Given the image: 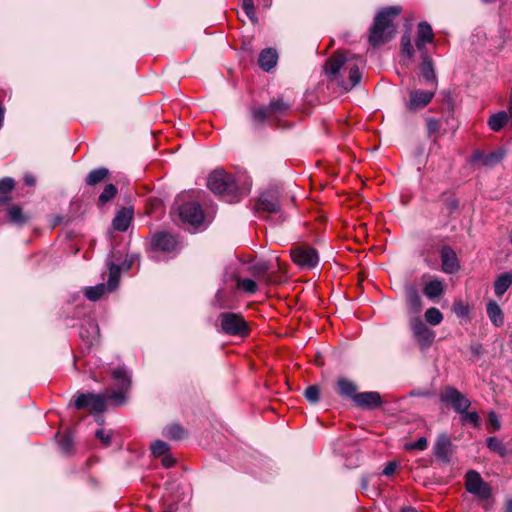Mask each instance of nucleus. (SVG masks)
Segmentation results:
<instances>
[{
    "instance_id": "f257e3e1",
    "label": "nucleus",
    "mask_w": 512,
    "mask_h": 512,
    "mask_svg": "<svg viewBox=\"0 0 512 512\" xmlns=\"http://www.w3.org/2000/svg\"><path fill=\"white\" fill-rule=\"evenodd\" d=\"M111 374L117 389H107L103 394L81 393L75 399V407L79 410L89 408L93 413H102L106 409L107 400L113 401L116 405L124 404L126 392L131 384V375L123 366L112 369Z\"/></svg>"
},
{
    "instance_id": "f03ea898",
    "label": "nucleus",
    "mask_w": 512,
    "mask_h": 512,
    "mask_svg": "<svg viewBox=\"0 0 512 512\" xmlns=\"http://www.w3.org/2000/svg\"><path fill=\"white\" fill-rule=\"evenodd\" d=\"M325 73L329 78L337 80L339 86L345 91L355 87L361 80L357 62L346 59L341 53L336 54L326 62Z\"/></svg>"
},
{
    "instance_id": "7ed1b4c3",
    "label": "nucleus",
    "mask_w": 512,
    "mask_h": 512,
    "mask_svg": "<svg viewBox=\"0 0 512 512\" xmlns=\"http://www.w3.org/2000/svg\"><path fill=\"white\" fill-rule=\"evenodd\" d=\"M207 186L213 193L228 203L240 201L241 197L247 192L245 188L239 187L231 174L220 169L210 173Z\"/></svg>"
},
{
    "instance_id": "20e7f679",
    "label": "nucleus",
    "mask_w": 512,
    "mask_h": 512,
    "mask_svg": "<svg viewBox=\"0 0 512 512\" xmlns=\"http://www.w3.org/2000/svg\"><path fill=\"white\" fill-rule=\"evenodd\" d=\"M400 12V7H388L376 15L369 34V42L373 46L384 44L394 37L396 29L392 23V17Z\"/></svg>"
},
{
    "instance_id": "39448f33",
    "label": "nucleus",
    "mask_w": 512,
    "mask_h": 512,
    "mask_svg": "<svg viewBox=\"0 0 512 512\" xmlns=\"http://www.w3.org/2000/svg\"><path fill=\"white\" fill-rule=\"evenodd\" d=\"M220 332L234 337H246L250 333L248 322L239 313L223 312L219 315Z\"/></svg>"
},
{
    "instance_id": "423d86ee",
    "label": "nucleus",
    "mask_w": 512,
    "mask_h": 512,
    "mask_svg": "<svg viewBox=\"0 0 512 512\" xmlns=\"http://www.w3.org/2000/svg\"><path fill=\"white\" fill-rule=\"evenodd\" d=\"M109 277L107 283H100L93 287H86L84 290L85 296L90 301H97L106 293L115 290L118 287L121 267L113 261H108Z\"/></svg>"
},
{
    "instance_id": "0eeeda50",
    "label": "nucleus",
    "mask_w": 512,
    "mask_h": 512,
    "mask_svg": "<svg viewBox=\"0 0 512 512\" xmlns=\"http://www.w3.org/2000/svg\"><path fill=\"white\" fill-rule=\"evenodd\" d=\"M409 326L414 339L419 345V348L421 350L430 348L435 339V332L430 329L418 316L410 319Z\"/></svg>"
},
{
    "instance_id": "6e6552de",
    "label": "nucleus",
    "mask_w": 512,
    "mask_h": 512,
    "mask_svg": "<svg viewBox=\"0 0 512 512\" xmlns=\"http://www.w3.org/2000/svg\"><path fill=\"white\" fill-rule=\"evenodd\" d=\"M270 264L266 261H255L247 265L246 271L254 278L266 285L277 284L281 280L275 272L270 271Z\"/></svg>"
},
{
    "instance_id": "1a4fd4ad",
    "label": "nucleus",
    "mask_w": 512,
    "mask_h": 512,
    "mask_svg": "<svg viewBox=\"0 0 512 512\" xmlns=\"http://www.w3.org/2000/svg\"><path fill=\"white\" fill-rule=\"evenodd\" d=\"M440 401L451 405L457 413L468 410L471 405V401L452 386H447L442 390L440 394Z\"/></svg>"
},
{
    "instance_id": "9d476101",
    "label": "nucleus",
    "mask_w": 512,
    "mask_h": 512,
    "mask_svg": "<svg viewBox=\"0 0 512 512\" xmlns=\"http://www.w3.org/2000/svg\"><path fill=\"white\" fill-rule=\"evenodd\" d=\"M465 486L469 493L481 499H488L491 496L489 485L484 482L480 474L474 470L467 472Z\"/></svg>"
},
{
    "instance_id": "9b49d317",
    "label": "nucleus",
    "mask_w": 512,
    "mask_h": 512,
    "mask_svg": "<svg viewBox=\"0 0 512 512\" xmlns=\"http://www.w3.org/2000/svg\"><path fill=\"white\" fill-rule=\"evenodd\" d=\"M178 215L182 222L197 227L202 224L204 214L197 202H186L178 207Z\"/></svg>"
},
{
    "instance_id": "f8f14e48",
    "label": "nucleus",
    "mask_w": 512,
    "mask_h": 512,
    "mask_svg": "<svg viewBox=\"0 0 512 512\" xmlns=\"http://www.w3.org/2000/svg\"><path fill=\"white\" fill-rule=\"evenodd\" d=\"M292 259L295 264L301 268H314L319 261L318 253L311 247H298L291 252Z\"/></svg>"
},
{
    "instance_id": "ddd939ff",
    "label": "nucleus",
    "mask_w": 512,
    "mask_h": 512,
    "mask_svg": "<svg viewBox=\"0 0 512 512\" xmlns=\"http://www.w3.org/2000/svg\"><path fill=\"white\" fill-rule=\"evenodd\" d=\"M435 89L433 91H424L420 89L411 90L409 93V101L406 107L409 111L415 112L426 107L433 99Z\"/></svg>"
},
{
    "instance_id": "4468645a",
    "label": "nucleus",
    "mask_w": 512,
    "mask_h": 512,
    "mask_svg": "<svg viewBox=\"0 0 512 512\" xmlns=\"http://www.w3.org/2000/svg\"><path fill=\"white\" fill-rule=\"evenodd\" d=\"M256 210L259 213L265 212L268 214H278L280 213V204L279 199L274 191H266L263 192L256 204Z\"/></svg>"
},
{
    "instance_id": "2eb2a0df",
    "label": "nucleus",
    "mask_w": 512,
    "mask_h": 512,
    "mask_svg": "<svg viewBox=\"0 0 512 512\" xmlns=\"http://www.w3.org/2000/svg\"><path fill=\"white\" fill-rule=\"evenodd\" d=\"M442 270L447 274H454L460 269L455 251L449 246H443L440 252Z\"/></svg>"
},
{
    "instance_id": "dca6fc26",
    "label": "nucleus",
    "mask_w": 512,
    "mask_h": 512,
    "mask_svg": "<svg viewBox=\"0 0 512 512\" xmlns=\"http://www.w3.org/2000/svg\"><path fill=\"white\" fill-rule=\"evenodd\" d=\"M505 152L502 149L485 153L482 151H476L472 157L473 163L480 164L481 166L493 167L500 163L504 158Z\"/></svg>"
},
{
    "instance_id": "f3484780",
    "label": "nucleus",
    "mask_w": 512,
    "mask_h": 512,
    "mask_svg": "<svg viewBox=\"0 0 512 512\" xmlns=\"http://www.w3.org/2000/svg\"><path fill=\"white\" fill-rule=\"evenodd\" d=\"M434 33L432 27L427 22H420L418 24L417 36L415 45L420 53H427L426 44L432 43Z\"/></svg>"
},
{
    "instance_id": "a211bd4d",
    "label": "nucleus",
    "mask_w": 512,
    "mask_h": 512,
    "mask_svg": "<svg viewBox=\"0 0 512 512\" xmlns=\"http://www.w3.org/2000/svg\"><path fill=\"white\" fill-rule=\"evenodd\" d=\"M176 247L177 241L169 233H157L152 238V248L154 251L172 252Z\"/></svg>"
},
{
    "instance_id": "6ab92c4d",
    "label": "nucleus",
    "mask_w": 512,
    "mask_h": 512,
    "mask_svg": "<svg viewBox=\"0 0 512 512\" xmlns=\"http://www.w3.org/2000/svg\"><path fill=\"white\" fill-rule=\"evenodd\" d=\"M433 449L434 455L437 459L445 463L450 462V457L452 454V443L446 434H441L438 436Z\"/></svg>"
},
{
    "instance_id": "aec40b11",
    "label": "nucleus",
    "mask_w": 512,
    "mask_h": 512,
    "mask_svg": "<svg viewBox=\"0 0 512 512\" xmlns=\"http://www.w3.org/2000/svg\"><path fill=\"white\" fill-rule=\"evenodd\" d=\"M354 402L356 405L366 409H375L382 404L380 394L375 391L358 393L354 396Z\"/></svg>"
},
{
    "instance_id": "412c9836",
    "label": "nucleus",
    "mask_w": 512,
    "mask_h": 512,
    "mask_svg": "<svg viewBox=\"0 0 512 512\" xmlns=\"http://www.w3.org/2000/svg\"><path fill=\"white\" fill-rule=\"evenodd\" d=\"M79 335L87 344L93 345L99 338L98 324L92 319L85 320L80 327Z\"/></svg>"
},
{
    "instance_id": "4be33fe9",
    "label": "nucleus",
    "mask_w": 512,
    "mask_h": 512,
    "mask_svg": "<svg viewBox=\"0 0 512 512\" xmlns=\"http://www.w3.org/2000/svg\"><path fill=\"white\" fill-rule=\"evenodd\" d=\"M422 63L420 66V71L422 77L428 82L434 85L436 89L437 86V77L434 70V65L431 57L428 56L427 53H421Z\"/></svg>"
},
{
    "instance_id": "5701e85b",
    "label": "nucleus",
    "mask_w": 512,
    "mask_h": 512,
    "mask_svg": "<svg viewBox=\"0 0 512 512\" xmlns=\"http://www.w3.org/2000/svg\"><path fill=\"white\" fill-rule=\"evenodd\" d=\"M132 218L133 210L130 208H122L114 217L112 226L115 230L124 232L129 228Z\"/></svg>"
},
{
    "instance_id": "b1692460",
    "label": "nucleus",
    "mask_w": 512,
    "mask_h": 512,
    "mask_svg": "<svg viewBox=\"0 0 512 512\" xmlns=\"http://www.w3.org/2000/svg\"><path fill=\"white\" fill-rule=\"evenodd\" d=\"M486 313L489 320L496 327H501L504 324V313L501 307L494 300H489L486 304Z\"/></svg>"
},
{
    "instance_id": "393cba45",
    "label": "nucleus",
    "mask_w": 512,
    "mask_h": 512,
    "mask_svg": "<svg viewBox=\"0 0 512 512\" xmlns=\"http://www.w3.org/2000/svg\"><path fill=\"white\" fill-rule=\"evenodd\" d=\"M278 60V54L276 50L272 48H267L261 51L258 64L264 71H270L275 67Z\"/></svg>"
},
{
    "instance_id": "a878e982",
    "label": "nucleus",
    "mask_w": 512,
    "mask_h": 512,
    "mask_svg": "<svg viewBox=\"0 0 512 512\" xmlns=\"http://www.w3.org/2000/svg\"><path fill=\"white\" fill-rule=\"evenodd\" d=\"M509 122L512 123V117L508 114V112L499 111L489 117L487 124L492 131L498 132Z\"/></svg>"
},
{
    "instance_id": "bb28decb",
    "label": "nucleus",
    "mask_w": 512,
    "mask_h": 512,
    "mask_svg": "<svg viewBox=\"0 0 512 512\" xmlns=\"http://www.w3.org/2000/svg\"><path fill=\"white\" fill-rule=\"evenodd\" d=\"M406 303L411 313H420L422 310V299L416 288L410 287L406 290Z\"/></svg>"
},
{
    "instance_id": "cd10ccee",
    "label": "nucleus",
    "mask_w": 512,
    "mask_h": 512,
    "mask_svg": "<svg viewBox=\"0 0 512 512\" xmlns=\"http://www.w3.org/2000/svg\"><path fill=\"white\" fill-rule=\"evenodd\" d=\"M512 285V272L500 274L494 282V292L497 297H502Z\"/></svg>"
},
{
    "instance_id": "c85d7f7f",
    "label": "nucleus",
    "mask_w": 512,
    "mask_h": 512,
    "mask_svg": "<svg viewBox=\"0 0 512 512\" xmlns=\"http://www.w3.org/2000/svg\"><path fill=\"white\" fill-rule=\"evenodd\" d=\"M444 292L443 281L439 279H433L425 283L423 287L424 295L429 299H435L440 297Z\"/></svg>"
},
{
    "instance_id": "c756f323",
    "label": "nucleus",
    "mask_w": 512,
    "mask_h": 512,
    "mask_svg": "<svg viewBox=\"0 0 512 512\" xmlns=\"http://www.w3.org/2000/svg\"><path fill=\"white\" fill-rule=\"evenodd\" d=\"M268 107L272 119H278L280 116L287 114L290 109V104L284 102L282 99H273L270 101Z\"/></svg>"
},
{
    "instance_id": "7c9ffc66",
    "label": "nucleus",
    "mask_w": 512,
    "mask_h": 512,
    "mask_svg": "<svg viewBox=\"0 0 512 512\" xmlns=\"http://www.w3.org/2000/svg\"><path fill=\"white\" fill-rule=\"evenodd\" d=\"M109 175V170L104 167H100L90 171L85 179V182L89 186H94L100 182H103Z\"/></svg>"
},
{
    "instance_id": "2f4dec72",
    "label": "nucleus",
    "mask_w": 512,
    "mask_h": 512,
    "mask_svg": "<svg viewBox=\"0 0 512 512\" xmlns=\"http://www.w3.org/2000/svg\"><path fill=\"white\" fill-rule=\"evenodd\" d=\"M339 394L348 398H352L354 400V396H356L358 393L356 385L345 378H341L337 382Z\"/></svg>"
},
{
    "instance_id": "473e14b6",
    "label": "nucleus",
    "mask_w": 512,
    "mask_h": 512,
    "mask_svg": "<svg viewBox=\"0 0 512 512\" xmlns=\"http://www.w3.org/2000/svg\"><path fill=\"white\" fill-rule=\"evenodd\" d=\"M185 435V430L178 424L168 425L163 430V436L170 440H181Z\"/></svg>"
},
{
    "instance_id": "72a5a7b5",
    "label": "nucleus",
    "mask_w": 512,
    "mask_h": 512,
    "mask_svg": "<svg viewBox=\"0 0 512 512\" xmlns=\"http://www.w3.org/2000/svg\"><path fill=\"white\" fill-rule=\"evenodd\" d=\"M252 119L255 123L263 124L266 120L272 119L268 106H260L251 110Z\"/></svg>"
},
{
    "instance_id": "f704fd0d",
    "label": "nucleus",
    "mask_w": 512,
    "mask_h": 512,
    "mask_svg": "<svg viewBox=\"0 0 512 512\" xmlns=\"http://www.w3.org/2000/svg\"><path fill=\"white\" fill-rule=\"evenodd\" d=\"M236 281L238 289L245 293L254 294L258 290V285L253 279L237 277Z\"/></svg>"
},
{
    "instance_id": "c9c22d12",
    "label": "nucleus",
    "mask_w": 512,
    "mask_h": 512,
    "mask_svg": "<svg viewBox=\"0 0 512 512\" xmlns=\"http://www.w3.org/2000/svg\"><path fill=\"white\" fill-rule=\"evenodd\" d=\"M8 217L12 223L17 225H23L27 221V217L23 214L22 209L17 205H13L8 209Z\"/></svg>"
},
{
    "instance_id": "e433bc0d",
    "label": "nucleus",
    "mask_w": 512,
    "mask_h": 512,
    "mask_svg": "<svg viewBox=\"0 0 512 512\" xmlns=\"http://www.w3.org/2000/svg\"><path fill=\"white\" fill-rule=\"evenodd\" d=\"M425 320L433 325H439L443 320V314L441 311L436 307L428 308L425 312Z\"/></svg>"
},
{
    "instance_id": "4c0bfd02",
    "label": "nucleus",
    "mask_w": 512,
    "mask_h": 512,
    "mask_svg": "<svg viewBox=\"0 0 512 512\" xmlns=\"http://www.w3.org/2000/svg\"><path fill=\"white\" fill-rule=\"evenodd\" d=\"M117 194V188L114 184H107L99 195V204H105L112 200Z\"/></svg>"
},
{
    "instance_id": "58836bf2",
    "label": "nucleus",
    "mask_w": 512,
    "mask_h": 512,
    "mask_svg": "<svg viewBox=\"0 0 512 512\" xmlns=\"http://www.w3.org/2000/svg\"><path fill=\"white\" fill-rule=\"evenodd\" d=\"M459 414L461 415L462 424L469 422L473 427H479L480 417L476 411L468 412L467 410H464V412H460Z\"/></svg>"
},
{
    "instance_id": "ea45409f",
    "label": "nucleus",
    "mask_w": 512,
    "mask_h": 512,
    "mask_svg": "<svg viewBox=\"0 0 512 512\" xmlns=\"http://www.w3.org/2000/svg\"><path fill=\"white\" fill-rule=\"evenodd\" d=\"M487 447L496 453H498L500 456H504L506 454V448L504 447L503 443L496 437H489L487 439Z\"/></svg>"
},
{
    "instance_id": "a19ab883",
    "label": "nucleus",
    "mask_w": 512,
    "mask_h": 512,
    "mask_svg": "<svg viewBox=\"0 0 512 512\" xmlns=\"http://www.w3.org/2000/svg\"><path fill=\"white\" fill-rule=\"evenodd\" d=\"M168 451L169 445L162 440H156L151 444V452L155 457H161L168 453Z\"/></svg>"
},
{
    "instance_id": "79ce46f5",
    "label": "nucleus",
    "mask_w": 512,
    "mask_h": 512,
    "mask_svg": "<svg viewBox=\"0 0 512 512\" xmlns=\"http://www.w3.org/2000/svg\"><path fill=\"white\" fill-rule=\"evenodd\" d=\"M242 7H243V10H244L246 16L249 18V20L254 24L257 23V17L255 14V7H254L253 0H243Z\"/></svg>"
},
{
    "instance_id": "37998d69",
    "label": "nucleus",
    "mask_w": 512,
    "mask_h": 512,
    "mask_svg": "<svg viewBox=\"0 0 512 512\" xmlns=\"http://www.w3.org/2000/svg\"><path fill=\"white\" fill-rule=\"evenodd\" d=\"M304 396L310 403H313V404L317 403L320 398V390H319L318 386H316V385L308 386L305 389Z\"/></svg>"
},
{
    "instance_id": "c03bdc74",
    "label": "nucleus",
    "mask_w": 512,
    "mask_h": 512,
    "mask_svg": "<svg viewBox=\"0 0 512 512\" xmlns=\"http://www.w3.org/2000/svg\"><path fill=\"white\" fill-rule=\"evenodd\" d=\"M453 311L458 317H466L469 313V307L461 300H457L453 303Z\"/></svg>"
},
{
    "instance_id": "a18cd8bd",
    "label": "nucleus",
    "mask_w": 512,
    "mask_h": 512,
    "mask_svg": "<svg viewBox=\"0 0 512 512\" xmlns=\"http://www.w3.org/2000/svg\"><path fill=\"white\" fill-rule=\"evenodd\" d=\"M14 180L10 177H5L0 180V195L10 193L14 188Z\"/></svg>"
},
{
    "instance_id": "49530a36",
    "label": "nucleus",
    "mask_w": 512,
    "mask_h": 512,
    "mask_svg": "<svg viewBox=\"0 0 512 512\" xmlns=\"http://www.w3.org/2000/svg\"><path fill=\"white\" fill-rule=\"evenodd\" d=\"M95 435L105 446H109L111 444V438H112L111 431H106L105 429H99L95 432Z\"/></svg>"
},
{
    "instance_id": "de8ad7c7",
    "label": "nucleus",
    "mask_w": 512,
    "mask_h": 512,
    "mask_svg": "<svg viewBox=\"0 0 512 512\" xmlns=\"http://www.w3.org/2000/svg\"><path fill=\"white\" fill-rule=\"evenodd\" d=\"M428 442L425 437H420L417 441L410 443L406 446L408 450H419L423 451L427 448Z\"/></svg>"
},
{
    "instance_id": "09e8293b",
    "label": "nucleus",
    "mask_w": 512,
    "mask_h": 512,
    "mask_svg": "<svg viewBox=\"0 0 512 512\" xmlns=\"http://www.w3.org/2000/svg\"><path fill=\"white\" fill-rule=\"evenodd\" d=\"M441 127V122L436 118H428L427 119V132L431 136L439 131Z\"/></svg>"
},
{
    "instance_id": "8fccbe9b",
    "label": "nucleus",
    "mask_w": 512,
    "mask_h": 512,
    "mask_svg": "<svg viewBox=\"0 0 512 512\" xmlns=\"http://www.w3.org/2000/svg\"><path fill=\"white\" fill-rule=\"evenodd\" d=\"M488 422L493 427L494 431H497L500 429V421L494 412L489 413Z\"/></svg>"
},
{
    "instance_id": "3c124183",
    "label": "nucleus",
    "mask_w": 512,
    "mask_h": 512,
    "mask_svg": "<svg viewBox=\"0 0 512 512\" xmlns=\"http://www.w3.org/2000/svg\"><path fill=\"white\" fill-rule=\"evenodd\" d=\"M396 468H397V463L396 462H394V461L388 462L386 464V466L384 467L382 473L385 476H391L396 471Z\"/></svg>"
},
{
    "instance_id": "603ef678",
    "label": "nucleus",
    "mask_w": 512,
    "mask_h": 512,
    "mask_svg": "<svg viewBox=\"0 0 512 512\" xmlns=\"http://www.w3.org/2000/svg\"><path fill=\"white\" fill-rule=\"evenodd\" d=\"M401 50L402 53L407 57L411 58L413 56L414 49L411 42H406L405 44L401 45Z\"/></svg>"
},
{
    "instance_id": "864d4df0",
    "label": "nucleus",
    "mask_w": 512,
    "mask_h": 512,
    "mask_svg": "<svg viewBox=\"0 0 512 512\" xmlns=\"http://www.w3.org/2000/svg\"><path fill=\"white\" fill-rule=\"evenodd\" d=\"M163 459H162V465L166 468H170L172 467L174 464H175V459L169 455V454H165L163 455Z\"/></svg>"
},
{
    "instance_id": "5fc2aeb1",
    "label": "nucleus",
    "mask_w": 512,
    "mask_h": 512,
    "mask_svg": "<svg viewBox=\"0 0 512 512\" xmlns=\"http://www.w3.org/2000/svg\"><path fill=\"white\" fill-rule=\"evenodd\" d=\"M60 446L62 448V450L64 452H69L70 448H71V440L69 437H64L61 441H60Z\"/></svg>"
},
{
    "instance_id": "6e6d98bb",
    "label": "nucleus",
    "mask_w": 512,
    "mask_h": 512,
    "mask_svg": "<svg viewBox=\"0 0 512 512\" xmlns=\"http://www.w3.org/2000/svg\"><path fill=\"white\" fill-rule=\"evenodd\" d=\"M24 180V183L27 185V186H34L35 183H36V180L34 178L33 175L31 174H26L23 178Z\"/></svg>"
},
{
    "instance_id": "4d7b16f0",
    "label": "nucleus",
    "mask_w": 512,
    "mask_h": 512,
    "mask_svg": "<svg viewBox=\"0 0 512 512\" xmlns=\"http://www.w3.org/2000/svg\"><path fill=\"white\" fill-rule=\"evenodd\" d=\"M400 512H419V511L412 506H406V507H402Z\"/></svg>"
},
{
    "instance_id": "13d9d810",
    "label": "nucleus",
    "mask_w": 512,
    "mask_h": 512,
    "mask_svg": "<svg viewBox=\"0 0 512 512\" xmlns=\"http://www.w3.org/2000/svg\"><path fill=\"white\" fill-rule=\"evenodd\" d=\"M3 120H4V108L0 105V128L3 125Z\"/></svg>"
},
{
    "instance_id": "bf43d9fd",
    "label": "nucleus",
    "mask_w": 512,
    "mask_h": 512,
    "mask_svg": "<svg viewBox=\"0 0 512 512\" xmlns=\"http://www.w3.org/2000/svg\"><path fill=\"white\" fill-rule=\"evenodd\" d=\"M406 42H411L409 35H403L401 38V45L405 44Z\"/></svg>"
},
{
    "instance_id": "052dcab7",
    "label": "nucleus",
    "mask_w": 512,
    "mask_h": 512,
    "mask_svg": "<svg viewBox=\"0 0 512 512\" xmlns=\"http://www.w3.org/2000/svg\"><path fill=\"white\" fill-rule=\"evenodd\" d=\"M508 114L512 117V91H511L510 98H509V110H508Z\"/></svg>"
},
{
    "instance_id": "680f3d73",
    "label": "nucleus",
    "mask_w": 512,
    "mask_h": 512,
    "mask_svg": "<svg viewBox=\"0 0 512 512\" xmlns=\"http://www.w3.org/2000/svg\"><path fill=\"white\" fill-rule=\"evenodd\" d=\"M506 512H512V500H509L506 504Z\"/></svg>"
},
{
    "instance_id": "e2e57ef3",
    "label": "nucleus",
    "mask_w": 512,
    "mask_h": 512,
    "mask_svg": "<svg viewBox=\"0 0 512 512\" xmlns=\"http://www.w3.org/2000/svg\"><path fill=\"white\" fill-rule=\"evenodd\" d=\"M131 266V261L126 265V269H129Z\"/></svg>"
},
{
    "instance_id": "0e129e2a",
    "label": "nucleus",
    "mask_w": 512,
    "mask_h": 512,
    "mask_svg": "<svg viewBox=\"0 0 512 512\" xmlns=\"http://www.w3.org/2000/svg\"><path fill=\"white\" fill-rule=\"evenodd\" d=\"M510 242H511V244H512V237L510 238Z\"/></svg>"
}]
</instances>
